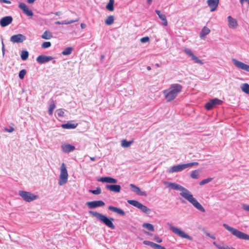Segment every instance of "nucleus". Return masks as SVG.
Instances as JSON below:
<instances>
[{
    "label": "nucleus",
    "mask_w": 249,
    "mask_h": 249,
    "mask_svg": "<svg viewBox=\"0 0 249 249\" xmlns=\"http://www.w3.org/2000/svg\"><path fill=\"white\" fill-rule=\"evenodd\" d=\"M53 57L51 56H46L45 55H40L36 58L37 62H48L53 59Z\"/></svg>",
    "instance_id": "412c9836"
},
{
    "label": "nucleus",
    "mask_w": 249,
    "mask_h": 249,
    "mask_svg": "<svg viewBox=\"0 0 249 249\" xmlns=\"http://www.w3.org/2000/svg\"><path fill=\"white\" fill-rule=\"evenodd\" d=\"M2 53H3V54H4V51H5V49H4V45L2 41Z\"/></svg>",
    "instance_id": "bf43d9fd"
},
{
    "label": "nucleus",
    "mask_w": 249,
    "mask_h": 249,
    "mask_svg": "<svg viewBox=\"0 0 249 249\" xmlns=\"http://www.w3.org/2000/svg\"><path fill=\"white\" fill-rule=\"evenodd\" d=\"M89 192L93 195H98L101 193V189L100 187H98L95 190H89Z\"/></svg>",
    "instance_id": "58836bf2"
},
{
    "label": "nucleus",
    "mask_w": 249,
    "mask_h": 249,
    "mask_svg": "<svg viewBox=\"0 0 249 249\" xmlns=\"http://www.w3.org/2000/svg\"><path fill=\"white\" fill-rule=\"evenodd\" d=\"M157 249H166V248L160 245H158Z\"/></svg>",
    "instance_id": "6e6d98bb"
},
{
    "label": "nucleus",
    "mask_w": 249,
    "mask_h": 249,
    "mask_svg": "<svg viewBox=\"0 0 249 249\" xmlns=\"http://www.w3.org/2000/svg\"><path fill=\"white\" fill-rule=\"evenodd\" d=\"M182 87L178 84H172L170 88L163 91L165 98L167 101L170 102L173 100L181 91Z\"/></svg>",
    "instance_id": "7ed1b4c3"
},
{
    "label": "nucleus",
    "mask_w": 249,
    "mask_h": 249,
    "mask_svg": "<svg viewBox=\"0 0 249 249\" xmlns=\"http://www.w3.org/2000/svg\"><path fill=\"white\" fill-rule=\"evenodd\" d=\"M78 125V124H71L70 122H68L66 124H61V126L64 129H74Z\"/></svg>",
    "instance_id": "393cba45"
},
{
    "label": "nucleus",
    "mask_w": 249,
    "mask_h": 249,
    "mask_svg": "<svg viewBox=\"0 0 249 249\" xmlns=\"http://www.w3.org/2000/svg\"><path fill=\"white\" fill-rule=\"evenodd\" d=\"M114 0H109L106 6V9L109 11H113L114 10Z\"/></svg>",
    "instance_id": "c85d7f7f"
},
{
    "label": "nucleus",
    "mask_w": 249,
    "mask_h": 249,
    "mask_svg": "<svg viewBox=\"0 0 249 249\" xmlns=\"http://www.w3.org/2000/svg\"><path fill=\"white\" fill-rule=\"evenodd\" d=\"M68 174L66 164L64 163L61 164L60 167V174L59 176L58 184L63 185L68 181Z\"/></svg>",
    "instance_id": "39448f33"
},
{
    "label": "nucleus",
    "mask_w": 249,
    "mask_h": 249,
    "mask_svg": "<svg viewBox=\"0 0 249 249\" xmlns=\"http://www.w3.org/2000/svg\"><path fill=\"white\" fill-rule=\"evenodd\" d=\"M243 92L249 95V85L247 83H244L241 86Z\"/></svg>",
    "instance_id": "72a5a7b5"
},
{
    "label": "nucleus",
    "mask_w": 249,
    "mask_h": 249,
    "mask_svg": "<svg viewBox=\"0 0 249 249\" xmlns=\"http://www.w3.org/2000/svg\"><path fill=\"white\" fill-rule=\"evenodd\" d=\"M164 184L167 187L170 188L173 190H179L182 191L180 195L190 202L196 209L201 212H205V210L203 207L197 201V200L193 197L192 194L189 191L179 184L174 182L164 181Z\"/></svg>",
    "instance_id": "f257e3e1"
},
{
    "label": "nucleus",
    "mask_w": 249,
    "mask_h": 249,
    "mask_svg": "<svg viewBox=\"0 0 249 249\" xmlns=\"http://www.w3.org/2000/svg\"><path fill=\"white\" fill-rule=\"evenodd\" d=\"M29 56V52L27 51L23 50L21 52L20 57L23 61H26Z\"/></svg>",
    "instance_id": "f704fd0d"
},
{
    "label": "nucleus",
    "mask_w": 249,
    "mask_h": 249,
    "mask_svg": "<svg viewBox=\"0 0 249 249\" xmlns=\"http://www.w3.org/2000/svg\"><path fill=\"white\" fill-rule=\"evenodd\" d=\"M86 205L89 209H93L98 207H103L105 205V203L102 200H95L87 202Z\"/></svg>",
    "instance_id": "9d476101"
},
{
    "label": "nucleus",
    "mask_w": 249,
    "mask_h": 249,
    "mask_svg": "<svg viewBox=\"0 0 249 249\" xmlns=\"http://www.w3.org/2000/svg\"><path fill=\"white\" fill-rule=\"evenodd\" d=\"M133 142V141H128L126 140H123L121 141V146L123 147H128Z\"/></svg>",
    "instance_id": "7c9ffc66"
},
{
    "label": "nucleus",
    "mask_w": 249,
    "mask_h": 249,
    "mask_svg": "<svg viewBox=\"0 0 249 249\" xmlns=\"http://www.w3.org/2000/svg\"><path fill=\"white\" fill-rule=\"evenodd\" d=\"M4 131L9 133H11L14 131V128L13 127H10L9 128H5Z\"/></svg>",
    "instance_id": "09e8293b"
},
{
    "label": "nucleus",
    "mask_w": 249,
    "mask_h": 249,
    "mask_svg": "<svg viewBox=\"0 0 249 249\" xmlns=\"http://www.w3.org/2000/svg\"><path fill=\"white\" fill-rule=\"evenodd\" d=\"M4 3L7 4H11V1L9 0H5Z\"/></svg>",
    "instance_id": "680f3d73"
},
{
    "label": "nucleus",
    "mask_w": 249,
    "mask_h": 249,
    "mask_svg": "<svg viewBox=\"0 0 249 249\" xmlns=\"http://www.w3.org/2000/svg\"><path fill=\"white\" fill-rule=\"evenodd\" d=\"M213 180V178H207L203 179L199 182V185L201 186L204 185L206 184V183H208L210 182H211Z\"/></svg>",
    "instance_id": "ea45409f"
},
{
    "label": "nucleus",
    "mask_w": 249,
    "mask_h": 249,
    "mask_svg": "<svg viewBox=\"0 0 249 249\" xmlns=\"http://www.w3.org/2000/svg\"><path fill=\"white\" fill-rule=\"evenodd\" d=\"M216 247L218 249H222L223 248H224V245H216Z\"/></svg>",
    "instance_id": "864d4df0"
},
{
    "label": "nucleus",
    "mask_w": 249,
    "mask_h": 249,
    "mask_svg": "<svg viewBox=\"0 0 249 249\" xmlns=\"http://www.w3.org/2000/svg\"><path fill=\"white\" fill-rule=\"evenodd\" d=\"M13 20V18L11 16L4 17L0 20V25L2 27L7 26L12 22Z\"/></svg>",
    "instance_id": "4468645a"
},
{
    "label": "nucleus",
    "mask_w": 249,
    "mask_h": 249,
    "mask_svg": "<svg viewBox=\"0 0 249 249\" xmlns=\"http://www.w3.org/2000/svg\"><path fill=\"white\" fill-rule=\"evenodd\" d=\"M232 62H241L239 61H238V60H236V59H235L234 58H233L232 59Z\"/></svg>",
    "instance_id": "052dcab7"
},
{
    "label": "nucleus",
    "mask_w": 249,
    "mask_h": 249,
    "mask_svg": "<svg viewBox=\"0 0 249 249\" xmlns=\"http://www.w3.org/2000/svg\"><path fill=\"white\" fill-rule=\"evenodd\" d=\"M78 20H79V18H77L75 20H71L70 21L65 20L61 21V23H62V24H70L73 23L75 22H77Z\"/></svg>",
    "instance_id": "79ce46f5"
},
{
    "label": "nucleus",
    "mask_w": 249,
    "mask_h": 249,
    "mask_svg": "<svg viewBox=\"0 0 249 249\" xmlns=\"http://www.w3.org/2000/svg\"><path fill=\"white\" fill-rule=\"evenodd\" d=\"M155 12L158 15L159 18L162 21L161 24L165 26H167L168 24V22L166 16L164 14L161 13V12L159 10H156Z\"/></svg>",
    "instance_id": "5701e85b"
},
{
    "label": "nucleus",
    "mask_w": 249,
    "mask_h": 249,
    "mask_svg": "<svg viewBox=\"0 0 249 249\" xmlns=\"http://www.w3.org/2000/svg\"><path fill=\"white\" fill-rule=\"evenodd\" d=\"M184 52L189 57H191L192 60L195 61V62H202L201 60L198 59L192 52V51L189 49L186 48L184 50Z\"/></svg>",
    "instance_id": "4be33fe9"
},
{
    "label": "nucleus",
    "mask_w": 249,
    "mask_h": 249,
    "mask_svg": "<svg viewBox=\"0 0 249 249\" xmlns=\"http://www.w3.org/2000/svg\"><path fill=\"white\" fill-rule=\"evenodd\" d=\"M210 32V30L207 27H204L200 32V37L202 39Z\"/></svg>",
    "instance_id": "a878e982"
},
{
    "label": "nucleus",
    "mask_w": 249,
    "mask_h": 249,
    "mask_svg": "<svg viewBox=\"0 0 249 249\" xmlns=\"http://www.w3.org/2000/svg\"><path fill=\"white\" fill-rule=\"evenodd\" d=\"M235 66L241 69L245 70L249 72V65L246 64L245 63H234Z\"/></svg>",
    "instance_id": "bb28decb"
},
{
    "label": "nucleus",
    "mask_w": 249,
    "mask_h": 249,
    "mask_svg": "<svg viewBox=\"0 0 249 249\" xmlns=\"http://www.w3.org/2000/svg\"><path fill=\"white\" fill-rule=\"evenodd\" d=\"M89 213L90 214L96 217L98 220L104 224L108 228L111 230H114L115 229V226L113 223L114 221L113 218L108 217L96 211H89Z\"/></svg>",
    "instance_id": "f03ea898"
},
{
    "label": "nucleus",
    "mask_w": 249,
    "mask_h": 249,
    "mask_svg": "<svg viewBox=\"0 0 249 249\" xmlns=\"http://www.w3.org/2000/svg\"><path fill=\"white\" fill-rule=\"evenodd\" d=\"M104 57H105L104 55H101V57H100L101 61H103Z\"/></svg>",
    "instance_id": "69168bd1"
},
{
    "label": "nucleus",
    "mask_w": 249,
    "mask_h": 249,
    "mask_svg": "<svg viewBox=\"0 0 249 249\" xmlns=\"http://www.w3.org/2000/svg\"><path fill=\"white\" fill-rule=\"evenodd\" d=\"M56 106L54 103V101H53V104H51L49 107L48 109V113L50 115H52L53 113V111L55 108Z\"/></svg>",
    "instance_id": "4c0bfd02"
},
{
    "label": "nucleus",
    "mask_w": 249,
    "mask_h": 249,
    "mask_svg": "<svg viewBox=\"0 0 249 249\" xmlns=\"http://www.w3.org/2000/svg\"><path fill=\"white\" fill-rule=\"evenodd\" d=\"M26 73V70H25V69L21 70V71H20L19 72V74H18L19 78L20 79H24V76H25Z\"/></svg>",
    "instance_id": "a19ab883"
},
{
    "label": "nucleus",
    "mask_w": 249,
    "mask_h": 249,
    "mask_svg": "<svg viewBox=\"0 0 249 249\" xmlns=\"http://www.w3.org/2000/svg\"><path fill=\"white\" fill-rule=\"evenodd\" d=\"M51 46V43L49 41L44 42L41 44V47L44 49L49 48Z\"/></svg>",
    "instance_id": "37998d69"
},
{
    "label": "nucleus",
    "mask_w": 249,
    "mask_h": 249,
    "mask_svg": "<svg viewBox=\"0 0 249 249\" xmlns=\"http://www.w3.org/2000/svg\"><path fill=\"white\" fill-rule=\"evenodd\" d=\"M143 244L145 245L149 246L154 249H157V247L159 245V244H156L153 242L147 241V240H144L143 242Z\"/></svg>",
    "instance_id": "c756f323"
},
{
    "label": "nucleus",
    "mask_w": 249,
    "mask_h": 249,
    "mask_svg": "<svg viewBox=\"0 0 249 249\" xmlns=\"http://www.w3.org/2000/svg\"><path fill=\"white\" fill-rule=\"evenodd\" d=\"M188 168L187 163L180 164L172 166L169 170V173L179 172Z\"/></svg>",
    "instance_id": "ddd939ff"
},
{
    "label": "nucleus",
    "mask_w": 249,
    "mask_h": 249,
    "mask_svg": "<svg viewBox=\"0 0 249 249\" xmlns=\"http://www.w3.org/2000/svg\"><path fill=\"white\" fill-rule=\"evenodd\" d=\"M18 7L22 11V12L27 16L32 18L34 16L33 12L29 8L28 6L24 3H20Z\"/></svg>",
    "instance_id": "9b49d317"
},
{
    "label": "nucleus",
    "mask_w": 249,
    "mask_h": 249,
    "mask_svg": "<svg viewBox=\"0 0 249 249\" xmlns=\"http://www.w3.org/2000/svg\"><path fill=\"white\" fill-rule=\"evenodd\" d=\"M198 164H199V163L197 162H193L187 163L188 168L191 167L193 166H197Z\"/></svg>",
    "instance_id": "49530a36"
},
{
    "label": "nucleus",
    "mask_w": 249,
    "mask_h": 249,
    "mask_svg": "<svg viewBox=\"0 0 249 249\" xmlns=\"http://www.w3.org/2000/svg\"><path fill=\"white\" fill-rule=\"evenodd\" d=\"M52 37V33L49 30L45 31L41 36V38L44 39H50Z\"/></svg>",
    "instance_id": "cd10ccee"
},
{
    "label": "nucleus",
    "mask_w": 249,
    "mask_h": 249,
    "mask_svg": "<svg viewBox=\"0 0 249 249\" xmlns=\"http://www.w3.org/2000/svg\"><path fill=\"white\" fill-rule=\"evenodd\" d=\"M53 14H54V15H55L56 16H60V15H62V12L60 11H58V12H56L55 13H53Z\"/></svg>",
    "instance_id": "5fc2aeb1"
},
{
    "label": "nucleus",
    "mask_w": 249,
    "mask_h": 249,
    "mask_svg": "<svg viewBox=\"0 0 249 249\" xmlns=\"http://www.w3.org/2000/svg\"><path fill=\"white\" fill-rule=\"evenodd\" d=\"M127 202L133 206L139 209L142 212L146 214H149L151 210L145 205H143L141 203L135 200H128Z\"/></svg>",
    "instance_id": "0eeeda50"
},
{
    "label": "nucleus",
    "mask_w": 249,
    "mask_h": 249,
    "mask_svg": "<svg viewBox=\"0 0 249 249\" xmlns=\"http://www.w3.org/2000/svg\"><path fill=\"white\" fill-rule=\"evenodd\" d=\"M152 1V0H147V3L149 5L151 4Z\"/></svg>",
    "instance_id": "0e129e2a"
},
{
    "label": "nucleus",
    "mask_w": 249,
    "mask_h": 249,
    "mask_svg": "<svg viewBox=\"0 0 249 249\" xmlns=\"http://www.w3.org/2000/svg\"><path fill=\"white\" fill-rule=\"evenodd\" d=\"M222 101L218 98H213L211 99L209 102L206 103L205 107L207 110H210L215 107L217 105H220L222 103Z\"/></svg>",
    "instance_id": "6e6552de"
},
{
    "label": "nucleus",
    "mask_w": 249,
    "mask_h": 249,
    "mask_svg": "<svg viewBox=\"0 0 249 249\" xmlns=\"http://www.w3.org/2000/svg\"><path fill=\"white\" fill-rule=\"evenodd\" d=\"M245 1H246V2H248V6H249V0H240V2L241 3V5H242L243 4V3Z\"/></svg>",
    "instance_id": "603ef678"
},
{
    "label": "nucleus",
    "mask_w": 249,
    "mask_h": 249,
    "mask_svg": "<svg viewBox=\"0 0 249 249\" xmlns=\"http://www.w3.org/2000/svg\"><path fill=\"white\" fill-rule=\"evenodd\" d=\"M99 182H103V183H112V184H116L117 183L118 180L113 178L111 177H103L101 178H100L97 180Z\"/></svg>",
    "instance_id": "2eb2a0df"
},
{
    "label": "nucleus",
    "mask_w": 249,
    "mask_h": 249,
    "mask_svg": "<svg viewBox=\"0 0 249 249\" xmlns=\"http://www.w3.org/2000/svg\"><path fill=\"white\" fill-rule=\"evenodd\" d=\"M80 26L82 29H85L86 27V25L85 23H81Z\"/></svg>",
    "instance_id": "13d9d810"
},
{
    "label": "nucleus",
    "mask_w": 249,
    "mask_h": 249,
    "mask_svg": "<svg viewBox=\"0 0 249 249\" xmlns=\"http://www.w3.org/2000/svg\"><path fill=\"white\" fill-rule=\"evenodd\" d=\"M161 63H156V66L157 67H159L161 66Z\"/></svg>",
    "instance_id": "774afa93"
},
{
    "label": "nucleus",
    "mask_w": 249,
    "mask_h": 249,
    "mask_svg": "<svg viewBox=\"0 0 249 249\" xmlns=\"http://www.w3.org/2000/svg\"><path fill=\"white\" fill-rule=\"evenodd\" d=\"M223 226L237 238L240 239L249 240V235L246 234L236 229L230 227L227 224L224 223L223 224Z\"/></svg>",
    "instance_id": "20e7f679"
},
{
    "label": "nucleus",
    "mask_w": 249,
    "mask_h": 249,
    "mask_svg": "<svg viewBox=\"0 0 249 249\" xmlns=\"http://www.w3.org/2000/svg\"><path fill=\"white\" fill-rule=\"evenodd\" d=\"M219 2V0H208L207 3L211 8V11L213 12L216 10Z\"/></svg>",
    "instance_id": "6ab92c4d"
},
{
    "label": "nucleus",
    "mask_w": 249,
    "mask_h": 249,
    "mask_svg": "<svg viewBox=\"0 0 249 249\" xmlns=\"http://www.w3.org/2000/svg\"><path fill=\"white\" fill-rule=\"evenodd\" d=\"M19 195L26 202H31L38 198L37 195L33 194V193L25 191H19Z\"/></svg>",
    "instance_id": "423d86ee"
},
{
    "label": "nucleus",
    "mask_w": 249,
    "mask_h": 249,
    "mask_svg": "<svg viewBox=\"0 0 249 249\" xmlns=\"http://www.w3.org/2000/svg\"><path fill=\"white\" fill-rule=\"evenodd\" d=\"M57 115L59 117L64 116V111L63 109H59L57 110Z\"/></svg>",
    "instance_id": "c03bdc74"
},
{
    "label": "nucleus",
    "mask_w": 249,
    "mask_h": 249,
    "mask_svg": "<svg viewBox=\"0 0 249 249\" xmlns=\"http://www.w3.org/2000/svg\"><path fill=\"white\" fill-rule=\"evenodd\" d=\"M130 186L131 188V190L133 192L136 193L137 195H140L141 196H147V194L145 192L142 191L140 188L135 185L133 184H130Z\"/></svg>",
    "instance_id": "f3484780"
},
{
    "label": "nucleus",
    "mask_w": 249,
    "mask_h": 249,
    "mask_svg": "<svg viewBox=\"0 0 249 249\" xmlns=\"http://www.w3.org/2000/svg\"><path fill=\"white\" fill-rule=\"evenodd\" d=\"M150 40V38L148 36H144L141 38L140 41L142 43H145L148 42Z\"/></svg>",
    "instance_id": "a18cd8bd"
},
{
    "label": "nucleus",
    "mask_w": 249,
    "mask_h": 249,
    "mask_svg": "<svg viewBox=\"0 0 249 249\" xmlns=\"http://www.w3.org/2000/svg\"><path fill=\"white\" fill-rule=\"evenodd\" d=\"M72 50L73 48L71 47H67L62 52V53L64 55L70 54L71 53Z\"/></svg>",
    "instance_id": "e433bc0d"
},
{
    "label": "nucleus",
    "mask_w": 249,
    "mask_h": 249,
    "mask_svg": "<svg viewBox=\"0 0 249 249\" xmlns=\"http://www.w3.org/2000/svg\"><path fill=\"white\" fill-rule=\"evenodd\" d=\"M228 21V26L229 28L235 29L238 26L237 21L236 19L233 18L231 16H229L227 18Z\"/></svg>",
    "instance_id": "a211bd4d"
},
{
    "label": "nucleus",
    "mask_w": 249,
    "mask_h": 249,
    "mask_svg": "<svg viewBox=\"0 0 249 249\" xmlns=\"http://www.w3.org/2000/svg\"><path fill=\"white\" fill-rule=\"evenodd\" d=\"M75 146L70 144H63L61 145V150L64 153L71 152L75 150Z\"/></svg>",
    "instance_id": "aec40b11"
},
{
    "label": "nucleus",
    "mask_w": 249,
    "mask_h": 249,
    "mask_svg": "<svg viewBox=\"0 0 249 249\" xmlns=\"http://www.w3.org/2000/svg\"><path fill=\"white\" fill-rule=\"evenodd\" d=\"M114 21V17L113 16H109L107 17V18L105 20V23L107 25H112Z\"/></svg>",
    "instance_id": "2f4dec72"
},
{
    "label": "nucleus",
    "mask_w": 249,
    "mask_h": 249,
    "mask_svg": "<svg viewBox=\"0 0 249 249\" xmlns=\"http://www.w3.org/2000/svg\"><path fill=\"white\" fill-rule=\"evenodd\" d=\"M55 24L56 25H60L62 24L61 21H57L55 22Z\"/></svg>",
    "instance_id": "e2e57ef3"
},
{
    "label": "nucleus",
    "mask_w": 249,
    "mask_h": 249,
    "mask_svg": "<svg viewBox=\"0 0 249 249\" xmlns=\"http://www.w3.org/2000/svg\"><path fill=\"white\" fill-rule=\"evenodd\" d=\"M222 249H235L233 247H230L227 245H226V246L224 245V248Z\"/></svg>",
    "instance_id": "3c124183"
},
{
    "label": "nucleus",
    "mask_w": 249,
    "mask_h": 249,
    "mask_svg": "<svg viewBox=\"0 0 249 249\" xmlns=\"http://www.w3.org/2000/svg\"><path fill=\"white\" fill-rule=\"evenodd\" d=\"M154 240L157 243H160L162 242V240L159 236L155 235L154 238Z\"/></svg>",
    "instance_id": "de8ad7c7"
},
{
    "label": "nucleus",
    "mask_w": 249,
    "mask_h": 249,
    "mask_svg": "<svg viewBox=\"0 0 249 249\" xmlns=\"http://www.w3.org/2000/svg\"><path fill=\"white\" fill-rule=\"evenodd\" d=\"M105 188L111 192L119 193L121 189V186L118 184H107Z\"/></svg>",
    "instance_id": "dca6fc26"
},
{
    "label": "nucleus",
    "mask_w": 249,
    "mask_h": 249,
    "mask_svg": "<svg viewBox=\"0 0 249 249\" xmlns=\"http://www.w3.org/2000/svg\"><path fill=\"white\" fill-rule=\"evenodd\" d=\"M142 226L143 228H146L150 231H154V230H155L154 227L152 224H151L150 223H144L142 224Z\"/></svg>",
    "instance_id": "473e14b6"
},
{
    "label": "nucleus",
    "mask_w": 249,
    "mask_h": 249,
    "mask_svg": "<svg viewBox=\"0 0 249 249\" xmlns=\"http://www.w3.org/2000/svg\"><path fill=\"white\" fill-rule=\"evenodd\" d=\"M26 36L22 34H18L11 36L10 41L14 43H22L26 40Z\"/></svg>",
    "instance_id": "f8f14e48"
},
{
    "label": "nucleus",
    "mask_w": 249,
    "mask_h": 249,
    "mask_svg": "<svg viewBox=\"0 0 249 249\" xmlns=\"http://www.w3.org/2000/svg\"><path fill=\"white\" fill-rule=\"evenodd\" d=\"M242 208L247 211L249 212V205L247 204H243L242 206Z\"/></svg>",
    "instance_id": "8fccbe9b"
},
{
    "label": "nucleus",
    "mask_w": 249,
    "mask_h": 249,
    "mask_svg": "<svg viewBox=\"0 0 249 249\" xmlns=\"http://www.w3.org/2000/svg\"><path fill=\"white\" fill-rule=\"evenodd\" d=\"M90 160H92V161H94L95 160V157H90Z\"/></svg>",
    "instance_id": "338daca9"
},
{
    "label": "nucleus",
    "mask_w": 249,
    "mask_h": 249,
    "mask_svg": "<svg viewBox=\"0 0 249 249\" xmlns=\"http://www.w3.org/2000/svg\"><path fill=\"white\" fill-rule=\"evenodd\" d=\"M200 171L199 170H195L193 171L190 175V177L192 178L197 179L199 177V173Z\"/></svg>",
    "instance_id": "c9c22d12"
},
{
    "label": "nucleus",
    "mask_w": 249,
    "mask_h": 249,
    "mask_svg": "<svg viewBox=\"0 0 249 249\" xmlns=\"http://www.w3.org/2000/svg\"><path fill=\"white\" fill-rule=\"evenodd\" d=\"M171 230L176 233V234L178 235L179 236H180L181 238L187 239L189 240H192L193 238L186 234L185 232L181 230L180 229L175 227H171Z\"/></svg>",
    "instance_id": "1a4fd4ad"
},
{
    "label": "nucleus",
    "mask_w": 249,
    "mask_h": 249,
    "mask_svg": "<svg viewBox=\"0 0 249 249\" xmlns=\"http://www.w3.org/2000/svg\"><path fill=\"white\" fill-rule=\"evenodd\" d=\"M108 209L110 211L115 212L120 214L121 216H124L125 214V213L123 210L113 206H109Z\"/></svg>",
    "instance_id": "b1692460"
},
{
    "label": "nucleus",
    "mask_w": 249,
    "mask_h": 249,
    "mask_svg": "<svg viewBox=\"0 0 249 249\" xmlns=\"http://www.w3.org/2000/svg\"><path fill=\"white\" fill-rule=\"evenodd\" d=\"M36 0H27V1L29 4H33Z\"/></svg>",
    "instance_id": "4d7b16f0"
}]
</instances>
